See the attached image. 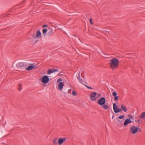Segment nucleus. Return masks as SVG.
Listing matches in <instances>:
<instances>
[{"label": "nucleus", "mask_w": 145, "mask_h": 145, "mask_svg": "<svg viewBox=\"0 0 145 145\" xmlns=\"http://www.w3.org/2000/svg\"><path fill=\"white\" fill-rule=\"evenodd\" d=\"M67 119L68 120V121H69V123H70V121H69V118H68V117H67Z\"/></svg>", "instance_id": "43"}, {"label": "nucleus", "mask_w": 145, "mask_h": 145, "mask_svg": "<svg viewBox=\"0 0 145 145\" xmlns=\"http://www.w3.org/2000/svg\"><path fill=\"white\" fill-rule=\"evenodd\" d=\"M89 22H90V23L92 24V25H93V23L92 22V19L91 18H90V19H89Z\"/></svg>", "instance_id": "32"}, {"label": "nucleus", "mask_w": 145, "mask_h": 145, "mask_svg": "<svg viewBox=\"0 0 145 145\" xmlns=\"http://www.w3.org/2000/svg\"><path fill=\"white\" fill-rule=\"evenodd\" d=\"M106 102L105 98L104 97H102L97 100V103L100 105L102 106L106 103Z\"/></svg>", "instance_id": "4"}, {"label": "nucleus", "mask_w": 145, "mask_h": 145, "mask_svg": "<svg viewBox=\"0 0 145 145\" xmlns=\"http://www.w3.org/2000/svg\"><path fill=\"white\" fill-rule=\"evenodd\" d=\"M101 106H102V108H103L105 110H107L110 108L109 105L108 104H106V103H105V104Z\"/></svg>", "instance_id": "15"}, {"label": "nucleus", "mask_w": 145, "mask_h": 145, "mask_svg": "<svg viewBox=\"0 0 145 145\" xmlns=\"http://www.w3.org/2000/svg\"><path fill=\"white\" fill-rule=\"evenodd\" d=\"M5 15V14H3V15H2L1 16H0V17H2V16L3 15Z\"/></svg>", "instance_id": "45"}, {"label": "nucleus", "mask_w": 145, "mask_h": 145, "mask_svg": "<svg viewBox=\"0 0 145 145\" xmlns=\"http://www.w3.org/2000/svg\"><path fill=\"white\" fill-rule=\"evenodd\" d=\"M137 128L138 129L137 132H140L142 131L141 129L138 126H137Z\"/></svg>", "instance_id": "30"}, {"label": "nucleus", "mask_w": 145, "mask_h": 145, "mask_svg": "<svg viewBox=\"0 0 145 145\" xmlns=\"http://www.w3.org/2000/svg\"><path fill=\"white\" fill-rule=\"evenodd\" d=\"M77 77L78 80H79L80 79V72L78 73V74H77Z\"/></svg>", "instance_id": "24"}, {"label": "nucleus", "mask_w": 145, "mask_h": 145, "mask_svg": "<svg viewBox=\"0 0 145 145\" xmlns=\"http://www.w3.org/2000/svg\"><path fill=\"white\" fill-rule=\"evenodd\" d=\"M140 118L144 120L145 119V112L142 113Z\"/></svg>", "instance_id": "18"}, {"label": "nucleus", "mask_w": 145, "mask_h": 145, "mask_svg": "<svg viewBox=\"0 0 145 145\" xmlns=\"http://www.w3.org/2000/svg\"><path fill=\"white\" fill-rule=\"evenodd\" d=\"M140 119H139L138 120H135V121L136 122H138L139 123H140L141 124L142 123V122H141L140 121Z\"/></svg>", "instance_id": "36"}, {"label": "nucleus", "mask_w": 145, "mask_h": 145, "mask_svg": "<svg viewBox=\"0 0 145 145\" xmlns=\"http://www.w3.org/2000/svg\"><path fill=\"white\" fill-rule=\"evenodd\" d=\"M71 89H69L68 91V93H71Z\"/></svg>", "instance_id": "38"}, {"label": "nucleus", "mask_w": 145, "mask_h": 145, "mask_svg": "<svg viewBox=\"0 0 145 145\" xmlns=\"http://www.w3.org/2000/svg\"><path fill=\"white\" fill-rule=\"evenodd\" d=\"M121 108L122 110L125 112H126L127 111L126 107L123 104L121 105Z\"/></svg>", "instance_id": "17"}, {"label": "nucleus", "mask_w": 145, "mask_h": 145, "mask_svg": "<svg viewBox=\"0 0 145 145\" xmlns=\"http://www.w3.org/2000/svg\"><path fill=\"white\" fill-rule=\"evenodd\" d=\"M124 117L125 116L123 115H120L118 117L117 120H118V122L121 123L123 121H120L118 119H123L124 118Z\"/></svg>", "instance_id": "16"}, {"label": "nucleus", "mask_w": 145, "mask_h": 145, "mask_svg": "<svg viewBox=\"0 0 145 145\" xmlns=\"http://www.w3.org/2000/svg\"><path fill=\"white\" fill-rule=\"evenodd\" d=\"M36 36H35V33H34L32 35V37H33L34 39L36 38H40L41 37V33L40 31L38 30L36 33Z\"/></svg>", "instance_id": "8"}, {"label": "nucleus", "mask_w": 145, "mask_h": 145, "mask_svg": "<svg viewBox=\"0 0 145 145\" xmlns=\"http://www.w3.org/2000/svg\"><path fill=\"white\" fill-rule=\"evenodd\" d=\"M63 73V72L62 71H61L60 72L58 73V76H61L62 75V73Z\"/></svg>", "instance_id": "33"}, {"label": "nucleus", "mask_w": 145, "mask_h": 145, "mask_svg": "<svg viewBox=\"0 0 145 145\" xmlns=\"http://www.w3.org/2000/svg\"><path fill=\"white\" fill-rule=\"evenodd\" d=\"M25 1V0H24V1H23L21 3V4H24V2Z\"/></svg>", "instance_id": "40"}, {"label": "nucleus", "mask_w": 145, "mask_h": 145, "mask_svg": "<svg viewBox=\"0 0 145 145\" xmlns=\"http://www.w3.org/2000/svg\"><path fill=\"white\" fill-rule=\"evenodd\" d=\"M47 31V29L46 28H44L43 29L42 31V34L44 37L45 36Z\"/></svg>", "instance_id": "20"}, {"label": "nucleus", "mask_w": 145, "mask_h": 145, "mask_svg": "<svg viewBox=\"0 0 145 145\" xmlns=\"http://www.w3.org/2000/svg\"><path fill=\"white\" fill-rule=\"evenodd\" d=\"M49 77L47 75L43 76L42 78L41 81L44 84H46L49 81Z\"/></svg>", "instance_id": "6"}, {"label": "nucleus", "mask_w": 145, "mask_h": 145, "mask_svg": "<svg viewBox=\"0 0 145 145\" xmlns=\"http://www.w3.org/2000/svg\"><path fill=\"white\" fill-rule=\"evenodd\" d=\"M17 5L13 7L12 8H11L9 10H8L7 12V13H8L9 12H13L14 11H18V9H20V8H21V7H20L18 8H16V7ZM10 14V13H8L7 14L5 17H8V16ZM4 16L3 17V18H4Z\"/></svg>", "instance_id": "3"}, {"label": "nucleus", "mask_w": 145, "mask_h": 145, "mask_svg": "<svg viewBox=\"0 0 145 145\" xmlns=\"http://www.w3.org/2000/svg\"><path fill=\"white\" fill-rule=\"evenodd\" d=\"M67 139L66 137L60 138L58 140V144L59 145H62Z\"/></svg>", "instance_id": "10"}, {"label": "nucleus", "mask_w": 145, "mask_h": 145, "mask_svg": "<svg viewBox=\"0 0 145 145\" xmlns=\"http://www.w3.org/2000/svg\"><path fill=\"white\" fill-rule=\"evenodd\" d=\"M119 61L117 58L114 57L112 59L110 60L109 65L110 68L113 70L118 68Z\"/></svg>", "instance_id": "1"}, {"label": "nucleus", "mask_w": 145, "mask_h": 145, "mask_svg": "<svg viewBox=\"0 0 145 145\" xmlns=\"http://www.w3.org/2000/svg\"><path fill=\"white\" fill-rule=\"evenodd\" d=\"M97 94V93L95 92H92L90 94V99L93 101H95L96 100Z\"/></svg>", "instance_id": "5"}, {"label": "nucleus", "mask_w": 145, "mask_h": 145, "mask_svg": "<svg viewBox=\"0 0 145 145\" xmlns=\"http://www.w3.org/2000/svg\"><path fill=\"white\" fill-rule=\"evenodd\" d=\"M84 86H86V87H87V88L88 89H92V88L91 87H90L89 86H86L85 85H84Z\"/></svg>", "instance_id": "35"}, {"label": "nucleus", "mask_w": 145, "mask_h": 145, "mask_svg": "<svg viewBox=\"0 0 145 145\" xmlns=\"http://www.w3.org/2000/svg\"><path fill=\"white\" fill-rule=\"evenodd\" d=\"M65 84L62 82H60L59 83L58 86V89L59 90L61 91L62 90L63 87Z\"/></svg>", "instance_id": "14"}, {"label": "nucleus", "mask_w": 145, "mask_h": 145, "mask_svg": "<svg viewBox=\"0 0 145 145\" xmlns=\"http://www.w3.org/2000/svg\"><path fill=\"white\" fill-rule=\"evenodd\" d=\"M5 136H2L1 135H0V139H1V138H3V137H5Z\"/></svg>", "instance_id": "41"}, {"label": "nucleus", "mask_w": 145, "mask_h": 145, "mask_svg": "<svg viewBox=\"0 0 145 145\" xmlns=\"http://www.w3.org/2000/svg\"><path fill=\"white\" fill-rule=\"evenodd\" d=\"M112 95L113 97L117 95V93L115 91H114L112 92Z\"/></svg>", "instance_id": "29"}, {"label": "nucleus", "mask_w": 145, "mask_h": 145, "mask_svg": "<svg viewBox=\"0 0 145 145\" xmlns=\"http://www.w3.org/2000/svg\"><path fill=\"white\" fill-rule=\"evenodd\" d=\"M101 96V94L100 93H98L97 94V95L96 96V99L99 97H100Z\"/></svg>", "instance_id": "28"}, {"label": "nucleus", "mask_w": 145, "mask_h": 145, "mask_svg": "<svg viewBox=\"0 0 145 145\" xmlns=\"http://www.w3.org/2000/svg\"><path fill=\"white\" fill-rule=\"evenodd\" d=\"M128 121H129V123H131L132 122V120L131 119H128Z\"/></svg>", "instance_id": "37"}, {"label": "nucleus", "mask_w": 145, "mask_h": 145, "mask_svg": "<svg viewBox=\"0 0 145 145\" xmlns=\"http://www.w3.org/2000/svg\"><path fill=\"white\" fill-rule=\"evenodd\" d=\"M137 126H133L130 128V132L133 134H135L137 132Z\"/></svg>", "instance_id": "7"}, {"label": "nucleus", "mask_w": 145, "mask_h": 145, "mask_svg": "<svg viewBox=\"0 0 145 145\" xmlns=\"http://www.w3.org/2000/svg\"><path fill=\"white\" fill-rule=\"evenodd\" d=\"M56 31L55 30H53L52 28H49L48 29V36H52L54 33Z\"/></svg>", "instance_id": "12"}, {"label": "nucleus", "mask_w": 145, "mask_h": 145, "mask_svg": "<svg viewBox=\"0 0 145 145\" xmlns=\"http://www.w3.org/2000/svg\"><path fill=\"white\" fill-rule=\"evenodd\" d=\"M112 114H114V113L112 112Z\"/></svg>", "instance_id": "46"}, {"label": "nucleus", "mask_w": 145, "mask_h": 145, "mask_svg": "<svg viewBox=\"0 0 145 145\" xmlns=\"http://www.w3.org/2000/svg\"><path fill=\"white\" fill-rule=\"evenodd\" d=\"M129 121L128 119H126L125 121L123 123L124 126H126L129 124Z\"/></svg>", "instance_id": "19"}, {"label": "nucleus", "mask_w": 145, "mask_h": 145, "mask_svg": "<svg viewBox=\"0 0 145 145\" xmlns=\"http://www.w3.org/2000/svg\"><path fill=\"white\" fill-rule=\"evenodd\" d=\"M48 26V25L47 24H44L42 25V27L43 28H45Z\"/></svg>", "instance_id": "34"}, {"label": "nucleus", "mask_w": 145, "mask_h": 145, "mask_svg": "<svg viewBox=\"0 0 145 145\" xmlns=\"http://www.w3.org/2000/svg\"><path fill=\"white\" fill-rule=\"evenodd\" d=\"M22 89V85L21 84H19L18 85V90L21 91Z\"/></svg>", "instance_id": "23"}, {"label": "nucleus", "mask_w": 145, "mask_h": 145, "mask_svg": "<svg viewBox=\"0 0 145 145\" xmlns=\"http://www.w3.org/2000/svg\"><path fill=\"white\" fill-rule=\"evenodd\" d=\"M128 117L129 118L128 119H132L133 120H134V118H133L132 116L130 114H129Z\"/></svg>", "instance_id": "27"}, {"label": "nucleus", "mask_w": 145, "mask_h": 145, "mask_svg": "<svg viewBox=\"0 0 145 145\" xmlns=\"http://www.w3.org/2000/svg\"><path fill=\"white\" fill-rule=\"evenodd\" d=\"M29 66L25 68V70L27 71H29L34 69L36 67V65H34V63L29 64Z\"/></svg>", "instance_id": "9"}, {"label": "nucleus", "mask_w": 145, "mask_h": 145, "mask_svg": "<svg viewBox=\"0 0 145 145\" xmlns=\"http://www.w3.org/2000/svg\"><path fill=\"white\" fill-rule=\"evenodd\" d=\"M72 94L74 96H76L77 95L76 91L74 90L72 91Z\"/></svg>", "instance_id": "25"}, {"label": "nucleus", "mask_w": 145, "mask_h": 145, "mask_svg": "<svg viewBox=\"0 0 145 145\" xmlns=\"http://www.w3.org/2000/svg\"><path fill=\"white\" fill-rule=\"evenodd\" d=\"M29 65V63H27L19 62L16 65L18 68L24 69L26 68Z\"/></svg>", "instance_id": "2"}, {"label": "nucleus", "mask_w": 145, "mask_h": 145, "mask_svg": "<svg viewBox=\"0 0 145 145\" xmlns=\"http://www.w3.org/2000/svg\"><path fill=\"white\" fill-rule=\"evenodd\" d=\"M114 100L116 101H117L118 100V98H119V97L118 96H115L114 97Z\"/></svg>", "instance_id": "26"}, {"label": "nucleus", "mask_w": 145, "mask_h": 145, "mask_svg": "<svg viewBox=\"0 0 145 145\" xmlns=\"http://www.w3.org/2000/svg\"><path fill=\"white\" fill-rule=\"evenodd\" d=\"M78 80L79 81V82H80L83 85H84L85 83H86L85 82L83 81L82 79L80 78L79 79V80Z\"/></svg>", "instance_id": "22"}, {"label": "nucleus", "mask_w": 145, "mask_h": 145, "mask_svg": "<svg viewBox=\"0 0 145 145\" xmlns=\"http://www.w3.org/2000/svg\"><path fill=\"white\" fill-rule=\"evenodd\" d=\"M113 108L114 112L115 113H118V107L115 103L113 104Z\"/></svg>", "instance_id": "11"}, {"label": "nucleus", "mask_w": 145, "mask_h": 145, "mask_svg": "<svg viewBox=\"0 0 145 145\" xmlns=\"http://www.w3.org/2000/svg\"><path fill=\"white\" fill-rule=\"evenodd\" d=\"M121 110H122V109H121V108H118V112L121 111Z\"/></svg>", "instance_id": "39"}, {"label": "nucleus", "mask_w": 145, "mask_h": 145, "mask_svg": "<svg viewBox=\"0 0 145 145\" xmlns=\"http://www.w3.org/2000/svg\"><path fill=\"white\" fill-rule=\"evenodd\" d=\"M58 71V70L57 69H50L48 70L47 74H50L52 73H53V72Z\"/></svg>", "instance_id": "13"}, {"label": "nucleus", "mask_w": 145, "mask_h": 145, "mask_svg": "<svg viewBox=\"0 0 145 145\" xmlns=\"http://www.w3.org/2000/svg\"><path fill=\"white\" fill-rule=\"evenodd\" d=\"M57 140V139L56 138H55L53 140L52 142L55 144H58V142H56Z\"/></svg>", "instance_id": "21"}, {"label": "nucleus", "mask_w": 145, "mask_h": 145, "mask_svg": "<svg viewBox=\"0 0 145 145\" xmlns=\"http://www.w3.org/2000/svg\"><path fill=\"white\" fill-rule=\"evenodd\" d=\"M114 115H112V119H113L114 118Z\"/></svg>", "instance_id": "44"}, {"label": "nucleus", "mask_w": 145, "mask_h": 145, "mask_svg": "<svg viewBox=\"0 0 145 145\" xmlns=\"http://www.w3.org/2000/svg\"><path fill=\"white\" fill-rule=\"evenodd\" d=\"M63 80L61 78H59L57 79V83L59 82H60L61 81Z\"/></svg>", "instance_id": "31"}, {"label": "nucleus", "mask_w": 145, "mask_h": 145, "mask_svg": "<svg viewBox=\"0 0 145 145\" xmlns=\"http://www.w3.org/2000/svg\"><path fill=\"white\" fill-rule=\"evenodd\" d=\"M38 41V40H35V43H36Z\"/></svg>", "instance_id": "42"}]
</instances>
